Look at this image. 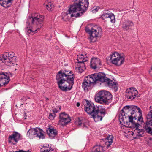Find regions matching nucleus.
Here are the masks:
<instances>
[{"label":"nucleus","mask_w":152,"mask_h":152,"mask_svg":"<svg viewBox=\"0 0 152 152\" xmlns=\"http://www.w3.org/2000/svg\"><path fill=\"white\" fill-rule=\"evenodd\" d=\"M110 60L113 64L117 66H120L125 61V56L122 54L114 52L110 55Z\"/></svg>","instance_id":"10"},{"label":"nucleus","mask_w":152,"mask_h":152,"mask_svg":"<svg viewBox=\"0 0 152 152\" xmlns=\"http://www.w3.org/2000/svg\"><path fill=\"white\" fill-rule=\"evenodd\" d=\"M106 84L110 88L114 89L116 91L118 89V85L114 81L108 79Z\"/></svg>","instance_id":"22"},{"label":"nucleus","mask_w":152,"mask_h":152,"mask_svg":"<svg viewBox=\"0 0 152 152\" xmlns=\"http://www.w3.org/2000/svg\"><path fill=\"white\" fill-rule=\"evenodd\" d=\"M99 8L98 7H94L93 8L92 11L93 13L95 12H97L98 11V10H99Z\"/></svg>","instance_id":"33"},{"label":"nucleus","mask_w":152,"mask_h":152,"mask_svg":"<svg viewBox=\"0 0 152 152\" xmlns=\"http://www.w3.org/2000/svg\"><path fill=\"white\" fill-rule=\"evenodd\" d=\"M48 100V99L47 98L46 99V100Z\"/></svg>","instance_id":"38"},{"label":"nucleus","mask_w":152,"mask_h":152,"mask_svg":"<svg viewBox=\"0 0 152 152\" xmlns=\"http://www.w3.org/2000/svg\"><path fill=\"white\" fill-rule=\"evenodd\" d=\"M59 118V124L62 125H66L71 120L69 115L65 113H62L60 114Z\"/></svg>","instance_id":"13"},{"label":"nucleus","mask_w":152,"mask_h":152,"mask_svg":"<svg viewBox=\"0 0 152 152\" xmlns=\"http://www.w3.org/2000/svg\"><path fill=\"white\" fill-rule=\"evenodd\" d=\"M56 115L55 114H53L51 113V111L50 112V115L49 116V118L51 120H52L55 117Z\"/></svg>","instance_id":"31"},{"label":"nucleus","mask_w":152,"mask_h":152,"mask_svg":"<svg viewBox=\"0 0 152 152\" xmlns=\"http://www.w3.org/2000/svg\"><path fill=\"white\" fill-rule=\"evenodd\" d=\"M43 19L44 18L43 16L38 13H35L33 14L32 17L28 19V21L31 22L32 24L37 26L38 27L34 31L31 28H27L26 29L27 34L28 35H33L37 33L43 26Z\"/></svg>","instance_id":"5"},{"label":"nucleus","mask_w":152,"mask_h":152,"mask_svg":"<svg viewBox=\"0 0 152 152\" xmlns=\"http://www.w3.org/2000/svg\"><path fill=\"white\" fill-rule=\"evenodd\" d=\"M138 91L135 88H131L126 90V96L128 99H133L138 94Z\"/></svg>","instance_id":"14"},{"label":"nucleus","mask_w":152,"mask_h":152,"mask_svg":"<svg viewBox=\"0 0 152 152\" xmlns=\"http://www.w3.org/2000/svg\"><path fill=\"white\" fill-rule=\"evenodd\" d=\"M35 137H38L39 139H44V132L43 131L39 128H35Z\"/></svg>","instance_id":"23"},{"label":"nucleus","mask_w":152,"mask_h":152,"mask_svg":"<svg viewBox=\"0 0 152 152\" xmlns=\"http://www.w3.org/2000/svg\"><path fill=\"white\" fill-rule=\"evenodd\" d=\"M35 128H31L28 131L27 135L30 138H32L35 137Z\"/></svg>","instance_id":"28"},{"label":"nucleus","mask_w":152,"mask_h":152,"mask_svg":"<svg viewBox=\"0 0 152 152\" xmlns=\"http://www.w3.org/2000/svg\"><path fill=\"white\" fill-rule=\"evenodd\" d=\"M59 109V110L60 109V107H58L57 108H55L53 110V112L54 114H55V113H57L58 112L59 110L58 109Z\"/></svg>","instance_id":"32"},{"label":"nucleus","mask_w":152,"mask_h":152,"mask_svg":"<svg viewBox=\"0 0 152 152\" xmlns=\"http://www.w3.org/2000/svg\"><path fill=\"white\" fill-rule=\"evenodd\" d=\"M59 88L63 91L71 90L74 84V74L72 71L67 70L60 71L56 76Z\"/></svg>","instance_id":"3"},{"label":"nucleus","mask_w":152,"mask_h":152,"mask_svg":"<svg viewBox=\"0 0 152 152\" xmlns=\"http://www.w3.org/2000/svg\"><path fill=\"white\" fill-rule=\"evenodd\" d=\"M88 60L86 54L83 55V54H79L77 56V61H76L75 69L76 71L81 73L85 70V64L84 63Z\"/></svg>","instance_id":"7"},{"label":"nucleus","mask_w":152,"mask_h":152,"mask_svg":"<svg viewBox=\"0 0 152 152\" xmlns=\"http://www.w3.org/2000/svg\"><path fill=\"white\" fill-rule=\"evenodd\" d=\"M41 152H54L53 150L51 148V147L47 144L43 145L41 148Z\"/></svg>","instance_id":"26"},{"label":"nucleus","mask_w":152,"mask_h":152,"mask_svg":"<svg viewBox=\"0 0 152 152\" xmlns=\"http://www.w3.org/2000/svg\"><path fill=\"white\" fill-rule=\"evenodd\" d=\"M13 0H0V4L5 8H7L11 4Z\"/></svg>","instance_id":"25"},{"label":"nucleus","mask_w":152,"mask_h":152,"mask_svg":"<svg viewBox=\"0 0 152 152\" xmlns=\"http://www.w3.org/2000/svg\"><path fill=\"white\" fill-rule=\"evenodd\" d=\"M91 67L94 69L99 67L101 65L100 60L96 57L93 58L91 61Z\"/></svg>","instance_id":"18"},{"label":"nucleus","mask_w":152,"mask_h":152,"mask_svg":"<svg viewBox=\"0 0 152 152\" xmlns=\"http://www.w3.org/2000/svg\"><path fill=\"white\" fill-rule=\"evenodd\" d=\"M133 24L131 21L126 20H124L123 22L122 27L124 29L128 30L133 26Z\"/></svg>","instance_id":"24"},{"label":"nucleus","mask_w":152,"mask_h":152,"mask_svg":"<svg viewBox=\"0 0 152 152\" xmlns=\"http://www.w3.org/2000/svg\"><path fill=\"white\" fill-rule=\"evenodd\" d=\"M121 112L119 119L124 122L126 126L136 127L143 122L142 111L137 106H126L121 110Z\"/></svg>","instance_id":"1"},{"label":"nucleus","mask_w":152,"mask_h":152,"mask_svg":"<svg viewBox=\"0 0 152 152\" xmlns=\"http://www.w3.org/2000/svg\"><path fill=\"white\" fill-rule=\"evenodd\" d=\"M108 79V78L105 76V75L102 73L89 75L85 77L83 82L82 87L85 91H87L90 88L91 85L96 81L99 80L106 83Z\"/></svg>","instance_id":"4"},{"label":"nucleus","mask_w":152,"mask_h":152,"mask_svg":"<svg viewBox=\"0 0 152 152\" xmlns=\"http://www.w3.org/2000/svg\"><path fill=\"white\" fill-rule=\"evenodd\" d=\"M149 73L150 75L152 76V66L149 71Z\"/></svg>","instance_id":"35"},{"label":"nucleus","mask_w":152,"mask_h":152,"mask_svg":"<svg viewBox=\"0 0 152 152\" xmlns=\"http://www.w3.org/2000/svg\"><path fill=\"white\" fill-rule=\"evenodd\" d=\"M110 19V22L112 23H114L115 22V19L114 14L113 13H110L109 18Z\"/></svg>","instance_id":"30"},{"label":"nucleus","mask_w":152,"mask_h":152,"mask_svg":"<svg viewBox=\"0 0 152 152\" xmlns=\"http://www.w3.org/2000/svg\"><path fill=\"white\" fill-rule=\"evenodd\" d=\"M121 112H120V115H119V116H120V115L121 114ZM120 120V122L121 123H123V126H125V127H127L126 126H124V124H124V122H123V121H122L121 120ZM122 124H123V123H122Z\"/></svg>","instance_id":"36"},{"label":"nucleus","mask_w":152,"mask_h":152,"mask_svg":"<svg viewBox=\"0 0 152 152\" xmlns=\"http://www.w3.org/2000/svg\"><path fill=\"white\" fill-rule=\"evenodd\" d=\"M110 15V13L108 11H107V12H104L101 16V18L102 20H104L109 18Z\"/></svg>","instance_id":"29"},{"label":"nucleus","mask_w":152,"mask_h":152,"mask_svg":"<svg viewBox=\"0 0 152 152\" xmlns=\"http://www.w3.org/2000/svg\"><path fill=\"white\" fill-rule=\"evenodd\" d=\"M20 134L18 133L15 132L9 136L8 141L10 142L13 143L14 142H17L20 139Z\"/></svg>","instance_id":"17"},{"label":"nucleus","mask_w":152,"mask_h":152,"mask_svg":"<svg viewBox=\"0 0 152 152\" xmlns=\"http://www.w3.org/2000/svg\"><path fill=\"white\" fill-rule=\"evenodd\" d=\"M113 136L112 135H109L106 138L104 142V145L102 146L101 145H96L92 148L91 150L92 152H103L104 147L108 148L113 142Z\"/></svg>","instance_id":"9"},{"label":"nucleus","mask_w":152,"mask_h":152,"mask_svg":"<svg viewBox=\"0 0 152 152\" xmlns=\"http://www.w3.org/2000/svg\"><path fill=\"white\" fill-rule=\"evenodd\" d=\"M112 98V95L110 92L107 91L102 90L96 94L95 99L98 103L108 104L111 102Z\"/></svg>","instance_id":"6"},{"label":"nucleus","mask_w":152,"mask_h":152,"mask_svg":"<svg viewBox=\"0 0 152 152\" xmlns=\"http://www.w3.org/2000/svg\"><path fill=\"white\" fill-rule=\"evenodd\" d=\"M80 105V104L79 102H77L76 104V106L77 107H79Z\"/></svg>","instance_id":"37"},{"label":"nucleus","mask_w":152,"mask_h":152,"mask_svg":"<svg viewBox=\"0 0 152 152\" xmlns=\"http://www.w3.org/2000/svg\"><path fill=\"white\" fill-rule=\"evenodd\" d=\"M10 80L7 73L3 72L0 73V87L7 84Z\"/></svg>","instance_id":"15"},{"label":"nucleus","mask_w":152,"mask_h":152,"mask_svg":"<svg viewBox=\"0 0 152 152\" xmlns=\"http://www.w3.org/2000/svg\"><path fill=\"white\" fill-rule=\"evenodd\" d=\"M135 128L134 132H132L133 135L136 136V138H138L140 137H142V135L144 132L143 130L142 129H138V126H137L136 127L131 128Z\"/></svg>","instance_id":"20"},{"label":"nucleus","mask_w":152,"mask_h":152,"mask_svg":"<svg viewBox=\"0 0 152 152\" xmlns=\"http://www.w3.org/2000/svg\"><path fill=\"white\" fill-rule=\"evenodd\" d=\"M147 121L145 126L146 131L152 135V106L149 108V111L146 115Z\"/></svg>","instance_id":"11"},{"label":"nucleus","mask_w":152,"mask_h":152,"mask_svg":"<svg viewBox=\"0 0 152 152\" xmlns=\"http://www.w3.org/2000/svg\"><path fill=\"white\" fill-rule=\"evenodd\" d=\"M85 101L86 104L85 110L88 114L92 115L96 110L95 106L91 102L87 100H86Z\"/></svg>","instance_id":"16"},{"label":"nucleus","mask_w":152,"mask_h":152,"mask_svg":"<svg viewBox=\"0 0 152 152\" xmlns=\"http://www.w3.org/2000/svg\"><path fill=\"white\" fill-rule=\"evenodd\" d=\"M15 152H31V151L30 150H28L27 151H24L23 150H20L19 151H16Z\"/></svg>","instance_id":"34"},{"label":"nucleus","mask_w":152,"mask_h":152,"mask_svg":"<svg viewBox=\"0 0 152 152\" xmlns=\"http://www.w3.org/2000/svg\"><path fill=\"white\" fill-rule=\"evenodd\" d=\"M86 31L89 35V40L91 42H95L98 37L101 36L102 32L101 28L97 26H93L91 28H86Z\"/></svg>","instance_id":"8"},{"label":"nucleus","mask_w":152,"mask_h":152,"mask_svg":"<svg viewBox=\"0 0 152 152\" xmlns=\"http://www.w3.org/2000/svg\"><path fill=\"white\" fill-rule=\"evenodd\" d=\"M106 113L105 109L103 107H101L98 110H96L95 112L91 115V116L94 121L97 122L101 121Z\"/></svg>","instance_id":"12"},{"label":"nucleus","mask_w":152,"mask_h":152,"mask_svg":"<svg viewBox=\"0 0 152 152\" xmlns=\"http://www.w3.org/2000/svg\"><path fill=\"white\" fill-rule=\"evenodd\" d=\"M88 5V0H79L78 2L71 6L66 12H62V19L64 20H66L71 17L82 15L87 9Z\"/></svg>","instance_id":"2"},{"label":"nucleus","mask_w":152,"mask_h":152,"mask_svg":"<svg viewBox=\"0 0 152 152\" xmlns=\"http://www.w3.org/2000/svg\"><path fill=\"white\" fill-rule=\"evenodd\" d=\"M47 132L50 138H53L57 134V131L53 128H48L47 130Z\"/></svg>","instance_id":"21"},{"label":"nucleus","mask_w":152,"mask_h":152,"mask_svg":"<svg viewBox=\"0 0 152 152\" xmlns=\"http://www.w3.org/2000/svg\"><path fill=\"white\" fill-rule=\"evenodd\" d=\"M44 5L48 10L52 11L53 10L54 5L50 2L46 1L44 4Z\"/></svg>","instance_id":"27"},{"label":"nucleus","mask_w":152,"mask_h":152,"mask_svg":"<svg viewBox=\"0 0 152 152\" xmlns=\"http://www.w3.org/2000/svg\"><path fill=\"white\" fill-rule=\"evenodd\" d=\"M76 124L83 127H88L89 126L88 121L87 119L81 118L76 121Z\"/></svg>","instance_id":"19"}]
</instances>
